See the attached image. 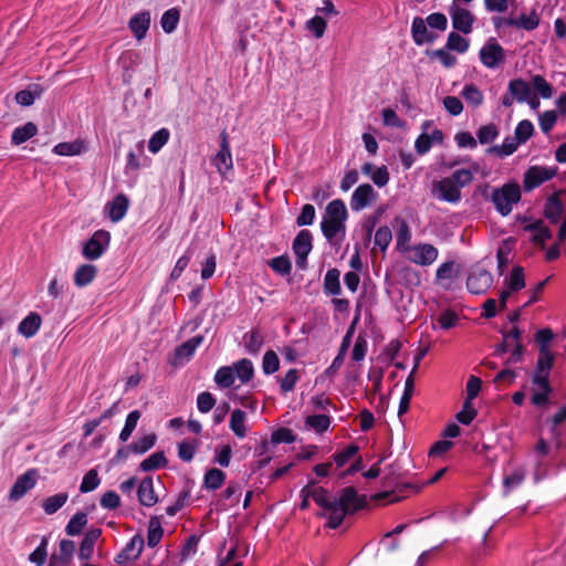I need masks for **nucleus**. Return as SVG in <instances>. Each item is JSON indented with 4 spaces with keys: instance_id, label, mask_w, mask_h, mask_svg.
Masks as SVG:
<instances>
[{
    "instance_id": "1",
    "label": "nucleus",
    "mask_w": 566,
    "mask_h": 566,
    "mask_svg": "<svg viewBox=\"0 0 566 566\" xmlns=\"http://www.w3.org/2000/svg\"><path fill=\"white\" fill-rule=\"evenodd\" d=\"M554 334L549 328L539 329L535 339L539 346L536 369L532 378L535 387L532 394V403L537 407L545 406L548 401L551 387L548 382L549 371L554 364V354L548 349V343L553 339Z\"/></svg>"
},
{
    "instance_id": "2",
    "label": "nucleus",
    "mask_w": 566,
    "mask_h": 566,
    "mask_svg": "<svg viewBox=\"0 0 566 566\" xmlns=\"http://www.w3.org/2000/svg\"><path fill=\"white\" fill-rule=\"evenodd\" d=\"M347 218L348 211L342 199H334L326 206L321 230L329 243L337 245L345 239Z\"/></svg>"
},
{
    "instance_id": "3",
    "label": "nucleus",
    "mask_w": 566,
    "mask_h": 566,
    "mask_svg": "<svg viewBox=\"0 0 566 566\" xmlns=\"http://www.w3.org/2000/svg\"><path fill=\"white\" fill-rule=\"evenodd\" d=\"M333 505L326 526L336 530L342 525L346 515L366 507L367 497L366 495H359L354 486H346L339 491L338 497H333Z\"/></svg>"
},
{
    "instance_id": "4",
    "label": "nucleus",
    "mask_w": 566,
    "mask_h": 566,
    "mask_svg": "<svg viewBox=\"0 0 566 566\" xmlns=\"http://www.w3.org/2000/svg\"><path fill=\"white\" fill-rule=\"evenodd\" d=\"M495 209L503 217L512 212L513 206L521 200V189L517 184H505L493 190L491 196Z\"/></svg>"
},
{
    "instance_id": "5",
    "label": "nucleus",
    "mask_w": 566,
    "mask_h": 566,
    "mask_svg": "<svg viewBox=\"0 0 566 566\" xmlns=\"http://www.w3.org/2000/svg\"><path fill=\"white\" fill-rule=\"evenodd\" d=\"M539 15L536 10H532L530 14H521L518 18L513 15H495L492 18V24L496 31L506 28H517L526 31H533L539 25Z\"/></svg>"
},
{
    "instance_id": "6",
    "label": "nucleus",
    "mask_w": 566,
    "mask_h": 566,
    "mask_svg": "<svg viewBox=\"0 0 566 566\" xmlns=\"http://www.w3.org/2000/svg\"><path fill=\"white\" fill-rule=\"evenodd\" d=\"M111 241V234L106 230H97L83 244L82 254L86 260H97L107 250Z\"/></svg>"
},
{
    "instance_id": "7",
    "label": "nucleus",
    "mask_w": 566,
    "mask_h": 566,
    "mask_svg": "<svg viewBox=\"0 0 566 566\" xmlns=\"http://www.w3.org/2000/svg\"><path fill=\"white\" fill-rule=\"evenodd\" d=\"M422 489L421 485L407 483V482H397L395 488L389 491H382L374 494L371 496L373 501L384 502V503H396L403 499H406L410 493H418Z\"/></svg>"
},
{
    "instance_id": "8",
    "label": "nucleus",
    "mask_w": 566,
    "mask_h": 566,
    "mask_svg": "<svg viewBox=\"0 0 566 566\" xmlns=\"http://www.w3.org/2000/svg\"><path fill=\"white\" fill-rule=\"evenodd\" d=\"M157 436L154 432L138 437L132 443L118 449L117 458L140 457L149 451L156 443Z\"/></svg>"
},
{
    "instance_id": "9",
    "label": "nucleus",
    "mask_w": 566,
    "mask_h": 566,
    "mask_svg": "<svg viewBox=\"0 0 566 566\" xmlns=\"http://www.w3.org/2000/svg\"><path fill=\"white\" fill-rule=\"evenodd\" d=\"M431 195L440 201L453 205L461 200V189H459V187L448 177L432 184Z\"/></svg>"
},
{
    "instance_id": "10",
    "label": "nucleus",
    "mask_w": 566,
    "mask_h": 566,
    "mask_svg": "<svg viewBox=\"0 0 566 566\" xmlns=\"http://www.w3.org/2000/svg\"><path fill=\"white\" fill-rule=\"evenodd\" d=\"M493 283L492 274L483 266L476 264L469 273L467 287L472 294L484 293Z\"/></svg>"
},
{
    "instance_id": "11",
    "label": "nucleus",
    "mask_w": 566,
    "mask_h": 566,
    "mask_svg": "<svg viewBox=\"0 0 566 566\" xmlns=\"http://www.w3.org/2000/svg\"><path fill=\"white\" fill-rule=\"evenodd\" d=\"M556 175V168L532 166L524 174L523 187L525 191H532Z\"/></svg>"
},
{
    "instance_id": "12",
    "label": "nucleus",
    "mask_w": 566,
    "mask_h": 566,
    "mask_svg": "<svg viewBox=\"0 0 566 566\" xmlns=\"http://www.w3.org/2000/svg\"><path fill=\"white\" fill-rule=\"evenodd\" d=\"M480 60L488 69H495L505 60L504 49L494 38H490L480 50Z\"/></svg>"
},
{
    "instance_id": "13",
    "label": "nucleus",
    "mask_w": 566,
    "mask_h": 566,
    "mask_svg": "<svg viewBox=\"0 0 566 566\" xmlns=\"http://www.w3.org/2000/svg\"><path fill=\"white\" fill-rule=\"evenodd\" d=\"M407 253L410 262L421 266L431 265L439 255L438 249L430 243L415 244Z\"/></svg>"
},
{
    "instance_id": "14",
    "label": "nucleus",
    "mask_w": 566,
    "mask_h": 566,
    "mask_svg": "<svg viewBox=\"0 0 566 566\" xmlns=\"http://www.w3.org/2000/svg\"><path fill=\"white\" fill-rule=\"evenodd\" d=\"M312 233L308 230H302L293 241V252L296 255V265L301 269L305 268L306 259L312 251Z\"/></svg>"
},
{
    "instance_id": "15",
    "label": "nucleus",
    "mask_w": 566,
    "mask_h": 566,
    "mask_svg": "<svg viewBox=\"0 0 566 566\" xmlns=\"http://www.w3.org/2000/svg\"><path fill=\"white\" fill-rule=\"evenodd\" d=\"M220 138H221L220 149L213 157L212 164L221 175H224L229 170L232 169L233 161H232V155H231L230 144H229V139H228V134L226 130H223L220 134Z\"/></svg>"
},
{
    "instance_id": "16",
    "label": "nucleus",
    "mask_w": 566,
    "mask_h": 566,
    "mask_svg": "<svg viewBox=\"0 0 566 566\" xmlns=\"http://www.w3.org/2000/svg\"><path fill=\"white\" fill-rule=\"evenodd\" d=\"M377 199V192L369 184L358 186L350 198L353 211H360L370 206Z\"/></svg>"
},
{
    "instance_id": "17",
    "label": "nucleus",
    "mask_w": 566,
    "mask_h": 566,
    "mask_svg": "<svg viewBox=\"0 0 566 566\" xmlns=\"http://www.w3.org/2000/svg\"><path fill=\"white\" fill-rule=\"evenodd\" d=\"M35 476L36 470L34 469L28 470L25 473L20 475L10 490L9 499L11 501H19L22 499L30 490L35 486Z\"/></svg>"
},
{
    "instance_id": "18",
    "label": "nucleus",
    "mask_w": 566,
    "mask_h": 566,
    "mask_svg": "<svg viewBox=\"0 0 566 566\" xmlns=\"http://www.w3.org/2000/svg\"><path fill=\"white\" fill-rule=\"evenodd\" d=\"M450 17L453 29L464 34L472 32L475 17L468 9L453 6L450 9Z\"/></svg>"
},
{
    "instance_id": "19",
    "label": "nucleus",
    "mask_w": 566,
    "mask_h": 566,
    "mask_svg": "<svg viewBox=\"0 0 566 566\" xmlns=\"http://www.w3.org/2000/svg\"><path fill=\"white\" fill-rule=\"evenodd\" d=\"M203 342V336L197 335L182 343L175 349V356L171 364L176 367L185 365L195 354L196 349Z\"/></svg>"
},
{
    "instance_id": "20",
    "label": "nucleus",
    "mask_w": 566,
    "mask_h": 566,
    "mask_svg": "<svg viewBox=\"0 0 566 566\" xmlns=\"http://www.w3.org/2000/svg\"><path fill=\"white\" fill-rule=\"evenodd\" d=\"M145 547L144 537L140 534L133 536L129 542L126 543L125 547L115 557L117 564H124L127 560L138 558Z\"/></svg>"
},
{
    "instance_id": "21",
    "label": "nucleus",
    "mask_w": 566,
    "mask_h": 566,
    "mask_svg": "<svg viewBox=\"0 0 566 566\" xmlns=\"http://www.w3.org/2000/svg\"><path fill=\"white\" fill-rule=\"evenodd\" d=\"M525 471L521 467H513L511 462L503 470V491L509 494L524 481Z\"/></svg>"
},
{
    "instance_id": "22",
    "label": "nucleus",
    "mask_w": 566,
    "mask_h": 566,
    "mask_svg": "<svg viewBox=\"0 0 566 566\" xmlns=\"http://www.w3.org/2000/svg\"><path fill=\"white\" fill-rule=\"evenodd\" d=\"M411 35L415 43L418 45L432 43L437 38L432 31L428 30L427 22L420 17H416L412 20Z\"/></svg>"
},
{
    "instance_id": "23",
    "label": "nucleus",
    "mask_w": 566,
    "mask_h": 566,
    "mask_svg": "<svg viewBox=\"0 0 566 566\" xmlns=\"http://www.w3.org/2000/svg\"><path fill=\"white\" fill-rule=\"evenodd\" d=\"M524 230L532 233V242L539 245L542 249L545 248L546 241L553 237L552 231L545 226L543 220H537L525 226Z\"/></svg>"
},
{
    "instance_id": "24",
    "label": "nucleus",
    "mask_w": 566,
    "mask_h": 566,
    "mask_svg": "<svg viewBox=\"0 0 566 566\" xmlns=\"http://www.w3.org/2000/svg\"><path fill=\"white\" fill-rule=\"evenodd\" d=\"M101 535V528H91L85 533L78 551V558L81 560H90L93 557L95 543Z\"/></svg>"
},
{
    "instance_id": "25",
    "label": "nucleus",
    "mask_w": 566,
    "mask_h": 566,
    "mask_svg": "<svg viewBox=\"0 0 566 566\" xmlns=\"http://www.w3.org/2000/svg\"><path fill=\"white\" fill-rule=\"evenodd\" d=\"M394 224L398 227L397 234H396V244L397 249L402 252L407 253L412 245H410L411 240V231L407 223V221L400 217H396L394 219Z\"/></svg>"
},
{
    "instance_id": "26",
    "label": "nucleus",
    "mask_w": 566,
    "mask_h": 566,
    "mask_svg": "<svg viewBox=\"0 0 566 566\" xmlns=\"http://www.w3.org/2000/svg\"><path fill=\"white\" fill-rule=\"evenodd\" d=\"M75 552V543L71 539H62L59 544V554H53L49 565H67Z\"/></svg>"
},
{
    "instance_id": "27",
    "label": "nucleus",
    "mask_w": 566,
    "mask_h": 566,
    "mask_svg": "<svg viewBox=\"0 0 566 566\" xmlns=\"http://www.w3.org/2000/svg\"><path fill=\"white\" fill-rule=\"evenodd\" d=\"M97 275V266L91 263L81 264L74 272V284L82 289L90 285Z\"/></svg>"
},
{
    "instance_id": "28",
    "label": "nucleus",
    "mask_w": 566,
    "mask_h": 566,
    "mask_svg": "<svg viewBox=\"0 0 566 566\" xmlns=\"http://www.w3.org/2000/svg\"><path fill=\"white\" fill-rule=\"evenodd\" d=\"M361 172L370 177L373 182L379 188L385 187L389 181V171L386 166L375 167L371 163H365L361 166Z\"/></svg>"
},
{
    "instance_id": "29",
    "label": "nucleus",
    "mask_w": 566,
    "mask_h": 566,
    "mask_svg": "<svg viewBox=\"0 0 566 566\" xmlns=\"http://www.w3.org/2000/svg\"><path fill=\"white\" fill-rule=\"evenodd\" d=\"M544 216L555 224L562 220L564 216V205L558 195L554 193L547 198L544 208Z\"/></svg>"
},
{
    "instance_id": "30",
    "label": "nucleus",
    "mask_w": 566,
    "mask_h": 566,
    "mask_svg": "<svg viewBox=\"0 0 566 566\" xmlns=\"http://www.w3.org/2000/svg\"><path fill=\"white\" fill-rule=\"evenodd\" d=\"M137 496L142 505L153 506L157 503L158 497L155 494L151 478L147 476L140 481L137 489Z\"/></svg>"
},
{
    "instance_id": "31",
    "label": "nucleus",
    "mask_w": 566,
    "mask_h": 566,
    "mask_svg": "<svg viewBox=\"0 0 566 566\" xmlns=\"http://www.w3.org/2000/svg\"><path fill=\"white\" fill-rule=\"evenodd\" d=\"M507 88L515 97L516 102L521 104L527 101L530 95L533 93L531 84L523 78L511 80Z\"/></svg>"
},
{
    "instance_id": "32",
    "label": "nucleus",
    "mask_w": 566,
    "mask_h": 566,
    "mask_svg": "<svg viewBox=\"0 0 566 566\" xmlns=\"http://www.w3.org/2000/svg\"><path fill=\"white\" fill-rule=\"evenodd\" d=\"M150 14L149 12H140L135 14L129 20V28L136 39L142 40L149 29Z\"/></svg>"
},
{
    "instance_id": "33",
    "label": "nucleus",
    "mask_w": 566,
    "mask_h": 566,
    "mask_svg": "<svg viewBox=\"0 0 566 566\" xmlns=\"http://www.w3.org/2000/svg\"><path fill=\"white\" fill-rule=\"evenodd\" d=\"M41 317L38 313L31 312L18 326V332L27 338L33 337L41 326Z\"/></svg>"
},
{
    "instance_id": "34",
    "label": "nucleus",
    "mask_w": 566,
    "mask_h": 566,
    "mask_svg": "<svg viewBox=\"0 0 566 566\" xmlns=\"http://www.w3.org/2000/svg\"><path fill=\"white\" fill-rule=\"evenodd\" d=\"M479 171V165L473 164L470 168L455 169L448 178L454 182L459 189L470 185L474 178V174Z\"/></svg>"
},
{
    "instance_id": "35",
    "label": "nucleus",
    "mask_w": 566,
    "mask_h": 566,
    "mask_svg": "<svg viewBox=\"0 0 566 566\" xmlns=\"http://www.w3.org/2000/svg\"><path fill=\"white\" fill-rule=\"evenodd\" d=\"M128 198L120 193L109 203V218L114 222L122 220L128 210Z\"/></svg>"
},
{
    "instance_id": "36",
    "label": "nucleus",
    "mask_w": 566,
    "mask_h": 566,
    "mask_svg": "<svg viewBox=\"0 0 566 566\" xmlns=\"http://www.w3.org/2000/svg\"><path fill=\"white\" fill-rule=\"evenodd\" d=\"M36 133V125L32 122H28L24 125L14 128L11 135V142L13 145H21L35 136Z\"/></svg>"
},
{
    "instance_id": "37",
    "label": "nucleus",
    "mask_w": 566,
    "mask_h": 566,
    "mask_svg": "<svg viewBox=\"0 0 566 566\" xmlns=\"http://www.w3.org/2000/svg\"><path fill=\"white\" fill-rule=\"evenodd\" d=\"M247 415L241 409H235L232 411L230 417L229 427L234 433L235 437L242 439L247 436V426H245Z\"/></svg>"
},
{
    "instance_id": "38",
    "label": "nucleus",
    "mask_w": 566,
    "mask_h": 566,
    "mask_svg": "<svg viewBox=\"0 0 566 566\" xmlns=\"http://www.w3.org/2000/svg\"><path fill=\"white\" fill-rule=\"evenodd\" d=\"M164 535V528L161 526L160 518L158 516H151L148 522V534H147V545L148 547H156Z\"/></svg>"
},
{
    "instance_id": "39",
    "label": "nucleus",
    "mask_w": 566,
    "mask_h": 566,
    "mask_svg": "<svg viewBox=\"0 0 566 566\" xmlns=\"http://www.w3.org/2000/svg\"><path fill=\"white\" fill-rule=\"evenodd\" d=\"M340 272L337 269H329L324 276V292L327 295H338L342 291L339 282Z\"/></svg>"
},
{
    "instance_id": "40",
    "label": "nucleus",
    "mask_w": 566,
    "mask_h": 566,
    "mask_svg": "<svg viewBox=\"0 0 566 566\" xmlns=\"http://www.w3.org/2000/svg\"><path fill=\"white\" fill-rule=\"evenodd\" d=\"M234 377H238L242 384L250 381L254 375V368L251 360L242 358L233 363Z\"/></svg>"
},
{
    "instance_id": "41",
    "label": "nucleus",
    "mask_w": 566,
    "mask_h": 566,
    "mask_svg": "<svg viewBox=\"0 0 566 566\" xmlns=\"http://www.w3.org/2000/svg\"><path fill=\"white\" fill-rule=\"evenodd\" d=\"M269 463L270 462H258L256 468L252 469L253 473L261 472V476L262 478L264 476L266 479V484H271L274 481L281 479L283 475H285L290 471V469L292 468L294 462H290L287 465L279 468V469L272 471L271 473H269L268 475H265L264 469L266 468V465Z\"/></svg>"
},
{
    "instance_id": "42",
    "label": "nucleus",
    "mask_w": 566,
    "mask_h": 566,
    "mask_svg": "<svg viewBox=\"0 0 566 566\" xmlns=\"http://www.w3.org/2000/svg\"><path fill=\"white\" fill-rule=\"evenodd\" d=\"M269 463L270 462H258L256 468L252 469L253 473L261 472V476L262 478L264 476L266 479V484H271L274 481L281 479L283 475H285L290 471V469L292 468L294 462H290L287 465L279 468V469L272 471L271 473H269L268 475H265L264 469L266 468V465Z\"/></svg>"
},
{
    "instance_id": "43",
    "label": "nucleus",
    "mask_w": 566,
    "mask_h": 566,
    "mask_svg": "<svg viewBox=\"0 0 566 566\" xmlns=\"http://www.w3.org/2000/svg\"><path fill=\"white\" fill-rule=\"evenodd\" d=\"M226 481V473L217 468L208 470L203 478V486L208 490H218Z\"/></svg>"
},
{
    "instance_id": "44",
    "label": "nucleus",
    "mask_w": 566,
    "mask_h": 566,
    "mask_svg": "<svg viewBox=\"0 0 566 566\" xmlns=\"http://www.w3.org/2000/svg\"><path fill=\"white\" fill-rule=\"evenodd\" d=\"M521 145V143L515 137H506L501 145H495L488 148L489 154H496L500 157H505L512 155Z\"/></svg>"
},
{
    "instance_id": "45",
    "label": "nucleus",
    "mask_w": 566,
    "mask_h": 566,
    "mask_svg": "<svg viewBox=\"0 0 566 566\" xmlns=\"http://www.w3.org/2000/svg\"><path fill=\"white\" fill-rule=\"evenodd\" d=\"M67 499L69 495L65 492L46 497L42 503L45 514L52 515L57 512L66 503Z\"/></svg>"
},
{
    "instance_id": "46",
    "label": "nucleus",
    "mask_w": 566,
    "mask_h": 566,
    "mask_svg": "<svg viewBox=\"0 0 566 566\" xmlns=\"http://www.w3.org/2000/svg\"><path fill=\"white\" fill-rule=\"evenodd\" d=\"M180 20V11L177 8L168 9L160 19V25L166 33L174 32Z\"/></svg>"
},
{
    "instance_id": "47",
    "label": "nucleus",
    "mask_w": 566,
    "mask_h": 566,
    "mask_svg": "<svg viewBox=\"0 0 566 566\" xmlns=\"http://www.w3.org/2000/svg\"><path fill=\"white\" fill-rule=\"evenodd\" d=\"M87 524V515L84 512L75 513L65 526V533L70 536L80 535Z\"/></svg>"
},
{
    "instance_id": "48",
    "label": "nucleus",
    "mask_w": 566,
    "mask_h": 566,
    "mask_svg": "<svg viewBox=\"0 0 566 566\" xmlns=\"http://www.w3.org/2000/svg\"><path fill=\"white\" fill-rule=\"evenodd\" d=\"M532 90L535 91L534 94L541 96L542 98H551L554 95L553 86L544 78V76L537 74L532 77Z\"/></svg>"
},
{
    "instance_id": "49",
    "label": "nucleus",
    "mask_w": 566,
    "mask_h": 566,
    "mask_svg": "<svg viewBox=\"0 0 566 566\" xmlns=\"http://www.w3.org/2000/svg\"><path fill=\"white\" fill-rule=\"evenodd\" d=\"M313 501L325 510V513L321 514V516H326L328 518V514L333 511V497H329L326 489L322 486H317L314 494Z\"/></svg>"
},
{
    "instance_id": "50",
    "label": "nucleus",
    "mask_w": 566,
    "mask_h": 566,
    "mask_svg": "<svg viewBox=\"0 0 566 566\" xmlns=\"http://www.w3.org/2000/svg\"><path fill=\"white\" fill-rule=\"evenodd\" d=\"M170 132L168 128H160L154 133L148 140V150L157 154L169 140Z\"/></svg>"
},
{
    "instance_id": "51",
    "label": "nucleus",
    "mask_w": 566,
    "mask_h": 566,
    "mask_svg": "<svg viewBox=\"0 0 566 566\" xmlns=\"http://www.w3.org/2000/svg\"><path fill=\"white\" fill-rule=\"evenodd\" d=\"M84 149L83 143L80 140L64 142L54 146L53 153L59 156H76L80 155Z\"/></svg>"
},
{
    "instance_id": "52",
    "label": "nucleus",
    "mask_w": 566,
    "mask_h": 566,
    "mask_svg": "<svg viewBox=\"0 0 566 566\" xmlns=\"http://www.w3.org/2000/svg\"><path fill=\"white\" fill-rule=\"evenodd\" d=\"M462 96L473 107H479L484 101L482 91L474 84H468L462 90Z\"/></svg>"
},
{
    "instance_id": "53",
    "label": "nucleus",
    "mask_w": 566,
    "mask_h": 566,
    "mask_svg": "<svg viewBox=\"0 0 566 566\" xmlns=\"http://www.w3.org/2000/svg\"><path fill=\"white\" fill-rule=\"evenodd\" d=\"M139 418H140L139 410H133L127 415L124 428L122 429V431L119 433V440L122 442H126L130 438L132 433L134 432V430L137 427Z\"/></svg>"
},
{
    "instance_id": "54",
    "label": "nucleus",
    "mask_w": 566,
    "mask_h": 566,
    "mask_svg": "<svg viewBox=\"0 0 566 566\" xmlns=\"http://www.w3.org/2000/svg\"><path fill=\"white\" fill-rule=\"evenodd\" d=\"M234 370L232 366L220 367L214 375L216 384L221 388H229L234 384Z\"/></svg>"
},
{
    "instance_id": "55",
    "label": "nucleus",
    "mask_w": 566,
    "mask_h": 566,
    "mask_svg": "<svg viewBox=\"0 0 566 566\" xmlns=\"http://www.w3.org/2000/svg\"><path fill=\"white\" fill-rule=\"evenodd\" d=\"M306 427L313 429L317 433L326 431L331 424V418L326 415H313L305 419Z\"/></svg>"
},
{
    "instance_id": "56",
    "label": "nucleus",
    "mask_w": 566,
    "mask_h": 566,
    "mask_svg": "<svg viewBox=\"0 0 566 566\" xmlns=\"http://www.w3.org/2000/svg\"><path fill=\"white\" fill-rule=\"evenodd\" d=\"M117 405H118V402H115L111 408L103 411L102 415L97 419H93V420L86 422L83 427L84 437L91 436L104 419H109L111 417H113L114 413L116 412Z\"/></svg>"
},
{
    "instance_id": "57",
    "label": "nucleus",
    "mask_w": 566,
    "mask_h": 566,
    "mask_svg": "<svg viewBox=\"0 0 566 566\" xmlns=\"http://www.w3.org/2000/svg\"><path fill=\"white\" fill-rule=\"evenodd\" d=\"M436 137L441 139L442 133L440 130H434L432 136L421 134L415 143V148L417 153L420 155H424L426 153H428L432 146V139Z\"/></svg>"
},
{
    "instance_id": "58",
    "label": "nucleus",
    "mask_w": 566,
    "mask_h": 566,
    "mask_svg": "<svg viewBox=\"0 0 566 566\" xmlns=\"http://www.w3.org/2000/svg\"><path fill=\"white\" fill-rule=\"evenodd\" d=\"M446 46L448 50L457 51L458 53H464L469 49V41L465 38L461 36L459 33L451 32L448 35Z\"/></svg>"
},
{
    "instance_id": "59",
    "label": "nucleus",
    "mask_w": 566,
    "mask_h": 566,
    "mask_svg": "<svg viewBox=\"0 0 566 566\" xmlns=\"http://www.w3.org/2000/svg\"><path fill=\"white\" fill-rule=\"evenodd\" d=\"M534 133V126L531 120L523 119L515 127L514 137L521 143H526Z\"/></svg>"
},
{
    "instance_id": "60",
    "label": "nucleus",
    "mask_w": 566,
    "mask_h": 566,
    "mask_svg": "<svg viewBox=\"0 0 566 566\" xmlns=\"http://www.w3.org/2000/svg\"><path fill=\"white\" fill-rule=\"evenodd\" d=\"M245 338V348L250 354L256 355L263 345V336L256 332L252 331L244 336Z\"/></svg>"
},
{
    "instance_id": "61",
    "label": "nucleus",
    "mask_w": 566,
    "mask_h": 566,
    "mask_svg": "<svg viewBox=\"0 0 566 566\" xmlns=\"http://www.w3.org/2000/svg\"><path fill=\"white\" fill-rule=\"evenodd\" d=\"M280 368V359L275 352L268 350L263 356L262 369L265 375L274 374Z\"/></svg>"
},
{
    "instance_id": "62",
    "label": "nucleus",
    "mask_w": 566,
    "mask_h": 566,
    "mask_svg": "<svg viewBox=\"0 0 566 566\" xmlns=\"http://www.w3.org/2000/svg\"><path fill=\"white\" fill-rule=\"evenodd\" d=\"M499 136V129L494 124L481 126L476 132L478 140L481 144H489Z\"/></svg>"
},
{
    "instance_id": "63",
    "label": "nucleus",
    "mask_w": 566,
    "mask_h": 566,
    "mask_svg": "<svg viewBox=\"0 0 566 566\" xmlns=\"http://www.w3.org/2000/svg\"><path fill=\"white\" fill-rule=\"evenodd\" d=\"M198 440H184L178 444V455L181 460H191L198 447Z\"/></svg>"
},
{
    "instance_id": "64",
    "label": "nucleus",
    "mask_w": 566,
    "mask_h": 566,
    "mask_svg": "<svg viewBox=\"0 0 566 566\" xmlns=\"http://www.w3.org/2000/svg\"><path fill=\"white\" fill-rule=\"evenodd\" d=\"M327 23L321 15H315L306 22V30L314 34L316 39L324 35Z\"/></svg>"
}]
</instances>
